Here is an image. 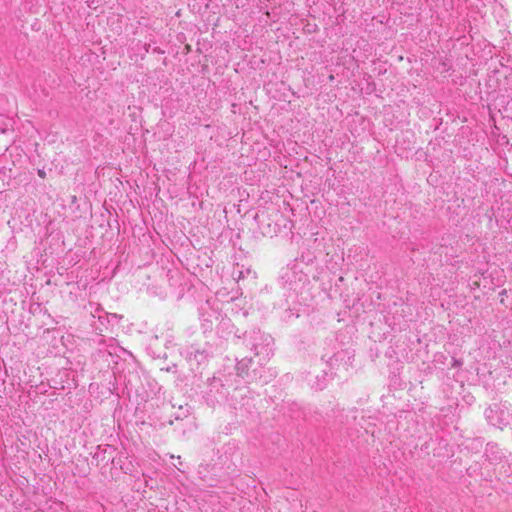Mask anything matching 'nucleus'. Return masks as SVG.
I'll return each mask as SVG.
<instances>
[{
	"instance_id": "obj_1",
	"label": "nucleus",
	"mask_w": 512,
	"mask_h": 512,
	"mask_svg": "<svg viewBox=\"0 0 512 512\" xmlns=\"http://www.w3.org/2000/svg\"><path fill=\"white\" fill-rule=\"evenodd\" d=\"M38 175L41 177V178H45L46 174L43 170H39L38 171Z\"/></svg>"
}]
</instances>
